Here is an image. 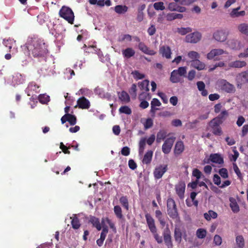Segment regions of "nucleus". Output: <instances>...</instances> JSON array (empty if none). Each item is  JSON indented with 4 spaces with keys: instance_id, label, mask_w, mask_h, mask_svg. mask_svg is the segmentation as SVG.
<instances>
[{
    "instance_id": "51",
    "label": "nucleus",
    "mask_w": 248,
    "mask_h": 248,
    "mask_svg": "<svg viewBox=\"0 0 248 248\" xmlns=\"http://www.w3.org/2000/svg\"><path fill=\"white\" fill-rule=\"evenodd\" d=\"M176 72L180 76V77H186V67H180L177 70Z\"/></svg>"
},
{
    "instance_id": "49",
    "label": "nucleus",
    "mask_w": 248,
    "mask_h": 248,
    "mask_svg": "<svg viewBox=\"0 0 248 248\" xmlns=\"http://www.w3.org/2000/svg\"><path fill=\"white\" fill-rule=\"evenodd\" d=\"M131 41L132 40V36L129 34H124L120 36L118 39V41L120 42L124 41Z\"/></svg>"
},
{
    "instance_id": "33",
    "label": "nucleus",
    "mask_w": 248,
    "mask_h": 248,
    "mask_svg": "<svg viewBox=\"0 0 248 248\" xmlns=\"http://www.w3.org/2000/svg\"><path fill=\"white\" fill-rule=\"evenodd\" d=\"M71 225L72 228L75 230H77L79 229L81 226V224L80 223L79 219L78 217L75 216L73 217H71Z\"/></svg>"
},
{
    "instance_id": "59",
    "label": "nucleus",
    "mask_w": 248,
    "mask_h": 248,
    "mask_svg": "<svg viewBox=\"0 0 248 248\" xmlns=\"http://www.w3.org/2000/svg\"><path fill=\"white\" fill-rule=\"evenodd\" d=\"M213 182L215 184L219 186L221 184V179L220 177L218 176V175L217 174L214 175Z\"/></svg>"
},
{
    "instance_id": "45",
    "label": "nucleus",
    "mask_w": 248,
    "mask_h": 248,
    "mask_svg": "<svg viewBox=\"0 0 248 248\" xmlns=\"http://www.w3.org/2000/svg\"><path fill=\"white\" fill-rule=\"evenodd\" d=\"M119 112L121 113H124L127 115L131 114L132 113L131 109L127 106H124L120 107Z\"/></svg>"
},
{
    "instance_id": "60",
    "label": "nucleus",
    "mask_w": 248,
    "mask_h": 248,
    "mask_svg": "<svg viewBox=\"0 0 248 248\" xmlns=\"http://www.w3.org/2000/svg\"><path fill=\"white\" fill-rule=\"evenodd\" d=\"M177 7L178 4L176 2H170L168 5V9L171 11H176Z\"/></svg>"
},
{
    "instance_id": "13",
    "label": "nucleus",
    "mask_w": 248,
    "mask_h": 248,
    "mask_svg": "<svg viewBox=\"0 0 248 248\" xmlns=\"http://www.w3.org/2000/svg\"><path fill=\"white\" fill-rule=\"evenodd\" d=\"M139 49L144 54L149 55H154L156 52L154 50L150 49L143 42H140L138 45Z\"/></svg>"
},
{
    "instance_id": "37",
    "label": "nucleus",
    "mask_w": 248,
    "mask_h": 248,
    "mask_svg": "<svg viewBox=\"0 0 248 248\" xmlns=\"http://www.w3.org/2000/svg\"><path fill=\"white\" fill-rule=\"evenodd\" d=\"M155 217L158 219L161 225L164 226L166 222L163 218L162 213L159 210H157L155 212Z\"/></svg>"
},
{
    "instance_id": "14",
    "label": "nucleus",
    "mask_w": 248,
    "mask_h": 248,
    "mask_svg": "<svg viewBox=\"0 0 248 248\" xmlns=\"http://www.w3.org/2000/svg\"><path fill=\"white\" fill-rule=\"evenodd\" d=\"M159 53L161 54L162 57H165L166 59H170L171 58V51L170 46H163L159 48Z\"/></svg>"
},
{
    "instance_id": "44",
    "label": "nucleus",
    "mask_w": 248,
    "mask_h": 248,
    "mask_svg": "<svg viewBox=\"0 0 248 248\" xmlns=\"http://www.w3.org/2000/svg\"><path fill=\"white\" fill-rule=\"evenodd\" d=\"M137 85L135 83H133L129 90V93L131 95L132 97L134 99H136L137 97Z\"/></svg>"
},
{
    "instance_id": "3",
    "label": "nucleus",
    "mask_w": 248,
    "mask_h": 248,
    "mask_svg": "<svg viewBox=\"0 0 248 248\" xmlns=\"http://www.w3.org/2000/svg\"><path fill=\"white\" fill-rule=\"evenodd\" d=\"M167 213L169 217L172 219L179 217V214L176 203L172 198H168L167 201Z\"/></svg>"
},
{
    "instance_id": "12",
    "label": "nucleus",
    "mask_w": 248,
    "mask_h": 248,
    "mask_svg": "<svg viewBox=\"0 0 248 248\" xmlns=\"http://www.w3.org/2000/svg\"><path fill=\"white\" fill-rule=\"evenodd\" d=\"M223 54H227L228 53L221 48L213 49L207 54V58L209 60H211L217 56L221 55Z\"/></svg>"
},
{
    "instance_id": "47",
    "label": "nucleus",
    "mask_w": 248,
    "mask_h": 248,
    "mask_svg": "<svg viewBox=\"0 0 248 248\" xmlns=\"http://www.w3.org/2000/svg\"><path fill=\"white\" fill-rule=\"evenodd\" d=\"M174 238L176 241L180 242L182 239V233L179 228H175L174 230Z\"/></svg>"
},
{
    "instance_id": "41",
    "label": "nucleus",
    "mask_w": 248,
    "mask_h": 248,
    "mask_svg": "<svg viewBox=\"0 0 248 248\" xmlns=\"http://www.w3.org/2000/svg\"><path fill=\"white\" fill-rule=\"evenodd\" d=\"M192 30L190 27L186 28H177V32L182 35H186V34L191 32Z\"/></svg>"
},
{
    "instance_id": "55",
    "label": "nucleus",
    "mask_w": 248,
    "mask_h": 248,
    "mask_svg": "<svg viewBox=\"0 0 248 248\" xmlns=\"http://www.w3.org/2000/svg\"><path fill=\"white\" fill-rule=\"evenodd\" d=\"M154 7L156 10H163L165 7L163 2H157L154 4Z\"/></svg>"
},
{
    "instance_id": "52",
    "label": "nucleus",
    "mask_w": 248,
    "mask_h": 248,
    "mask_svg": "<svg viewBox=\"0 0 248 248\" xmlns=\"http://www.w3.org/2000/svg\"><path fill=\"white\" fill-rule=\"evenodd\" d=\"M218 173L223 178L226 179L229 177L228 172L226 168H223L219 169Z\"/></svg>"
},
{
    "instance_id": "36",
    "label": "nucleus",
    "mask_w": 248,
    "mask_h": 248,
    "mask_svg": "<svg viewBox=\"0 0 248 248\" xmlns=\"http://www.w3.org/2000/svg\"><path fill=\"white\" fill-rule=\"evenodd\" d=\"M238 42L236 39H230L227 41V45L228 46L232 49L237 48Z\"/></svg>"
},
{
    "instance_id": "63",
    "label": "nucleus",
    "mask_w": 248,
    "mask_h": 248,
    "mask_svg": "<svg viewBox=\"0 0 248 248\" xmlns=\"http://www.w3.org/2000/svg\"><path fill=\"white\" fill-rule=\"evenodd\" d=\"M155 136L154 134L151 135L150 137L146 140V142L149 145H151L155 141Z\"/></svg>"
},
{
    "instance_id": "31",
    "label": "nucleus",
    "mask_w": 248,
    "mask_h": 248,
    "mask_svg": "<svg viewBox=\"0 0 248 248\" xmlns=\"http://www.w3.org/2000/svg\"><path fill=\"white\" fill-rule=\"evenodd\" d=\"M140 89L141 90L144 91V92L147 93L149 91V81L148 80H144L138 83Z\"/></svg>"
},
{
    "instance_id": "21",
    "label": "nucleus",
    "mask_w": 248,
    "mask_h": 248,
    "mask_svg": "<svg viewBox=\"0 0 248 248\" xmlns=\"http://www.w3.org/2000/svg\"><path fill=\"white\" fill-rule=\"evenodd\" d=\"M219 124L216 122H211V124L213 126V133L216 135L220 136L222 134V130L220 127L218 126Z\"/></svg>"
},
{
    "instance_id": "32",
    "label": "nucleus",
    "mask_w": 248,
    "mask_h": 248,
    "mask_svg": "<svg viewBox=\"0 0 248 248\" xmlns=\"http://www.w3.org/2000/svg\"><path fill=\"white\" fill-rule=\"evenodd\" d=\"M128 10V7L125 5H118L114 7V11L118 14H123Z\"/></svg>"
},
{
    "instance_id": "5",
    "label": "nucleus",
    "mask_w": 248,
    "mask_h": 248,
    "mask_svg": "<svg viewBox=\"0 0 248 248\" xmlns=\"http://www.w3.org/2000/svg\"><path fill=\"white\" fill-rule=\"evenodd\" d=\"M229 31L227 29H219L215 31L213 34V38L216 41L224 43L228 38Z\"/></svg>"
},
{
    "instance_id": "56",
    "label": "nucleus",
    "mask_w": 248,
    "mask_h": 248,
    "mask_svg": "<svg viewBox=\"0 0 248 248\" xmlns=\"http://www.w3.org/2000/svg\"><path fill=\"white\" fill-rule=\"evenodd\" d=\"M225 65V63L223 62H217L215 65H214L213 66H210L208 71L209 72H211L213 70H214L217 67H223Z\"/></svg>"
},
{
    "instance_id": "57",
    "label": "nucleus",
    "mask_w": 248,
    "mask_h": 248,
    "mask_svg": "<svg viewBox=\"0 0 248 248\" xmlns=\"http://www.w3.org/2000/svg\"><path fill=\"white\" fill-rule=\"evenodd\" d=\"M60 148L62 150V151L65 154H70V152L69 151V149H70V147H67L66 146H65L63 142H61L60 145Z\"/></svg>"
},
{
    "instance_id": "43",
    "label": "nucleus",
    "mask_w": 248,
    "mask_h": 248,
    "mask_svg": "<svg viewBox=\"0 0 248 248\" xmlns=\"http://www.w3.org/2000/svg\"><path fill=\"white\" fill-rule=\"evenodd\" d=\"M190 62L192 67L199 70H202V63L201 61L198 59L192 60Z\"/></svg>"
},
{
    "instance_id": "38",
    "label": "nucleus",
    "mask_w": 248,
    "mask_h": 248,
    "mask_svg": "<svg viewBox=\"0 0 248 248\" xmlns=\"http://www.w3.org/2000/svg\"><path fill=\"white\" fill-rule=\"evenodd\" d=\"M230 200L231 202V203H230V207L232 211L234 213H237L238 212H239V207L237 202L232 198H230Z\"/></svg>"
},
{
    "instance_id": "11",
    "label": "nucleus",
    "mask_w": 248,
    "mask_h": 248,
    "mask_svg": "<svg viewBox=\"0 0 248 248\" xmlns=\"http://www.w3.org/2000/svg\"><path fill=\"white\" fill-rule=\"evenodd\" d=\"M78 106L79 108L81 109H88L90 108V102L85 97L79 98L77 101V105L75 107Z\"/></svg>"
},
{
    "instance_id": "53",
    "label": "nucleus",
    "mask_w": 248,
    "mask_h": 248,
    "mask_svg": "<svg viewBox=\"0 0 248 248\" xmlns=\"http://www.w3.org/2000/svg\"><path fill=\"white\" fill-rule=\"evenodd\" d=\"M143 125L145 129L152 127L153 125V120L150 118L147 119L145 123L143 124Z\"/></svg>"
},
{
    "instance_id": "30",
    "label": "nucleus",
    "mask_w": 248,
    "mask_h": 248,
    "mask_svg": "<svg viewBox=\"0 0 248 248\" xmlns=\"http://www.w3.org/2000/svg\"><path fill=\"white\" fill-rule=\"evenodd\" d=\"M180 80V76L176 72V71L173 70L170 74V81L175 83L179 82Z\"/></svg>"
},
{
    "instance_id": "29",
    "label": "nucleus",
    "mask_w": 248,
    "mask_h": 248,
    "mask_svg": "<svg viewBox=\"0 0 248 248\" xmlns=\"http://www.w3.org/2000/svg\"><path fill=\"white\" fill-rule=\"evenodd\" d=\"M228 113L226 110L222 111L220 114L216 118L214 119L212 121L216 122L218 124L222 123L223 121L224 120L226 117L228 116Z\"/></svg>"
},
{
    "instance_id": "23",
    "label": "nucleus",
    "mask_w": 248,
    "mask_h": 248,
    "mask_svg": "<svg viewBox=\"0 0 248 248\" xmlns=\"http://www.w3.org/2000/svg\"><path fill=\"white\" fill-rule=\"evenodd\" d=\"M238 78L242 83H248V70L238 74L237 76Z\"/></svg>"
},
{
    "instance_id": "58",
    "label": "nucleus",
    "mask_w": 248,
    "mask_h": 248,
    "mask_svg": "<svg viewBox=\"0 0 248 248\" xmlns=\"http://www.w3.org/2000/svg\"><path fill=\"white\" fill-rule=\"evenodd\" d=\"M108 232V228L107 226H103V229L100 234V238L105 239L107 234Z\"/></svg>"
},
{
    "instance_id": "6",
    "label": "nucleus",
    "mask_w": 248,
    "mask_h": 248,
    "mask_svg": "<svg viewBox=\"0 0 248 248\" xmlns=\"http://www.w3.org/2000/svg\"><path fill=\"white\" fill-rule=\"evenodd\" d=\"M218 85L222 91L227 93H232L235 92V88L234 85L227 81L226 80L222 79L219 81Z\"/></svg>"
},
{
    "instance_id": "19",
    "label": "nucleus",
    "mask_w": 248,
    "mask_h": 248,
    "mask_svg": "<svg viewBox=\"0 0 248 248\" xmlns=\"http://www.w3.org/2000/svg\"><path fill=\"white\" fill-rule=\"evenodd\" d=\"M153 155V152L151 150H148L144 155L142 163L144 164L148 165L150 164L152 161V157Z\"/></svg>"
},
{
    "instance_id": "42",
    "label": "nucleus",
    "mask_w": 248,
    "mask_h": 248,
    "mask_svg": "<svg viewBox=\"0 0 248 248\" xmlns=\"http://www.w3.org/2000/svg\"><path fill=\"white\" fill-rule=\"evenodd\" d=\"M114 212L117 218L119 219L123 218L122 211L120 206L116 205L114 207Z\"/></svg>"
},
{
    "instance_id": "22",
    "label": "nucleus",
    "mask_w": 248,
    "mask_h": 248,
    "mask_svg": "<svg viewBox=\"0 0 248 248\" xmlns=\"http://www.w3.org/2000/svg\"><path fill=\"white\" fill-rule=\"evenodd\" d=\"M122 52L123 56L127 59L133 57L135 54V50L131 47H128L125 49H124Z\"/></svg>"
},
{
    "instance_id": "10",
    "label": "nucleus",
    "mask_w": 248,
    "mask_h": 248,
    "mask_svg": "<svg viewBox=\"0 0 248 248\" xmlns=\"http://www.w3.org/2000/svg\"><path fill=\"white\" fill-rule=\"evenodd\" d=\"M201 38V34L199 32H195L187 35L185 39L187 43H196L200 41Z\"/></svg>"
},
{
    "instance_id": "62",
    "label": "nucleus",
    "mask_w": 248,
    "mask_h": 248,
    "mask_svg": "<svg viewBox=\"0 0 248 248\" xmlns=\"http://www.w3.org/2000/svg\"><path fill=\"white\" fill-rule=\"evenodd\" d=\"M192 175L194 177H196L197 180L198 181V179L201 177V172L198 169H195L193 170Z\"/></svg>"
},
{
    "instance_id": "39",
    "label": "nucleus",
    "mask_w": 248,
    "mask_h": 248,
    "mask_svg": "<svg viewBox=\"0 0 248 248\" xmlns=\"http://www.w3.org/2000/svg\"><path fill=\"white\" fill-rule=\"evenodd\" d=\"M12 82L16 84H19L22 83V76L20 74L16 73L13 76Z\"/></svg>"
},
{
    "instance_id": "24",
    "label": "nucleus",
    "mask_w": 248,
    "mask_h": 248,
    "mask_svg": "<svg viewBox=\"0 0 248 248\" xmlns=\"http://www.w3.org/2000/svg\"><path fill=\"white\" fill-rule=\"evenodd\" d=\"M151 112L155 113L156 110H158V108H155V107H160L161 105V103L159 100L157 98H153L151 103Z\"/></svg>"
},
{
    "instance_id": "35",
    "label": "nucleus",
    "mask_w": 248,
    "mask_h": 248,
    "mask_svg": "<svg viewBox=\"0 0 248 248\" xmlns=\"http://www.w3.org/2000/svg\"><path fill=\"white\" fill-rule=\"evenodd\" d=\"M238 30L242 33L248 36V24H240L238 26Z\"/></svg>"
},
{
    "instance_id": "25",
    "label": "nucleus",
    "mask_w": 248,
    "mask_h": 248,
    "mask_svg": "<svg viewBox=\"0 0 248 248\" xmlns=\"http://www.w3.org/2000/svg\"><path fill=\"white\" fill-rule=\"evenodd\" d=\"M247 63L244 61H235L229 63V65L230 67L242 68L245 66Z\"/></svg>"
},
{
    "instance_id": "27",
    "label": "nucleus",
    "mask_w": 248,
    "mask_h": 248,
    "mask_svg": "<svg viewBox=\"0 0 248 248\" xmlns=\"http://www.w3.org/2000/svg\"><path fill=\"white\" fill-rule=\"evenodd\" d=\"M39 89V86L36 85L35 83H30L27 88L26 89V92L28 96L32 95V91H35V93H37V90Z\"/></svg>"
},
{
    "instance_id": "26",
    "label": "nucleus",
    "mask_w": 248,
    "mask_h": 248,
    "mask_svg": "<svg viewBox=\"0 0 248 248\" xmlns=\"http://www.w3.org/2000/svg\"><path fill=\"white\" fill-rule=\"evenodd\" d=\"M184 150V143L182 141H177L175 146L174 153L177 155L181 154Z\"/></svg>"
},
{
    "instance_id": "64",
    "label": "nucleus",
    "mask_w": 248,
    "mask_h": 248,
    "mask_svg": "<svg viewBox=\"0 0 248 248\" xmlns=\"http://www.w3.org/2000/svg\"><path fill=\"white\" fill-rule=\"evenodd\" d=\"M195 75V71L194 70H191L190 71H189L187 78L189 80L191 81L194 78Z\"/></svg>"
},
{
    "instance_id": "16",
    "label": "nucleus",
    "mask_w": 248,
    "mask_h": 248,
    "mask_svg": "<svg viewBox=\"0 0 248 248\" xmlns=\"http://www.w3.org/2000/svg\"><path fill=\"white\" fill-rule=\"evenodd\" d=\"M210 161L214 163L219 165L224 164L223 158L219 154H211L209 156Z\"/></svg>"
},
{
    "instance_id": "20",
    "label": "nucleus",
    "mask_w": 248,
    "mask_h": 248,
    "mask_svg": "<svg viewBox=\"0 0 248 248\" xmlns=\"http://www.w3.org/2000/svg\"><path fill=\"white\" fill-rule=\"evenodd\" d=\"M119 99L123 101L125 103H128L130 101V98L127 92H126L124 91H123L121 92H118V93Z\"/></svg>"
},
{
    "instance_id": "54",
    "label": "nucleus",
    "mask_w": 248,
    "mask_h": 248,
    "mask_svg": "<svg viewBox=\"0 0 248 248\" xmlns=\"http://www.w3.org/2000/svg\"><path fill=\"white\" fill-rule=\"evenodd\" d=\"M188 56L190 59H192V60H197L200 58V55L197 52L193 51L188 52Z\"/></svg>"
},
{
    "instance_id": "34",
    "label": "nucleus",
    "mask_w": 248,
    "mask_h": 248,
    "mask_svg": "<svg viewBox=\"0 0 248 248\" xmlns=\"http://www.w3.org/2000/svg\"><path fill=\"white\" fill-rule=\"evenodd\" d=\"M139 153L140 155H142L143 154L144 149L146 146V138H142L139 141Z\"/></svg>"
},
{
    "instance_id": "8",
    "label": "nucleus",
    "mask_w": 248,
    "mask_h": 248,
    "mask_svg": "<svg viewBox=\"0 0 248 248\" xmlns=\"http://www.w3.org/2000/svg\"><path fill=\"white\" fill-rule=\"evenodd\" d=\"M175 139L174 137H170L165 140L162 147V152L164 154H168L170 152Z\"/></svg>"
},
{
    "instance_id": "9",
    "label": "nucleus",
    "mask_w": 248,
    "mask_h": 248,
    "mask_svg": "<svg viewBox=\"0 0 248 248\" xmlns=\"http://www.w3.org/2000/svg\"><path fill=\"white\" fill-rule=\"evenodd\" d=\"M150 98L151 96L149 93H145L144 92H142L141 93H140L139 95V99L140 100L142 101L140 103V107L143 109H145L148 108L149 106V103L147 101L144 100L147 98L150 99Z\"/></svg>"
},
{
    "instance_id": "46",
    "label": "nucleus",
    "mask_w": 248,
    "mask_h": 248,
    "mask_svg": "<svg viewBox=\"0 0 248 248\" xmlns=\"http://www.w3.org/2000/svg\"><path fill=\"white\" fill-rule=\"evenodd\" d=\"M131 74L134 78L136 80L141 79L145 78L144 74L140 73L139 71L137 70L132 71Z\"/></svg>"
},
{
    "instance_id": "40",
    "label": "nucleus",
    "mask_w": 248,
    "mask_h": 248,
    "mask_svg": "<svg viewBox=\"0 0 248 248\" xmlns=\"http://www.w3.org/2000/svg\"><path fill=\"white\" fill-rule=\"evenodd\" d=\"M120 202L122 206L126 210L129 209V203L126 196H122L120 199Z\"/></svg>"
},
{
    "instance_id": "18",
    "label": "nucleus",
    "mask_w": 248,
    "mask_h": 248,
    "mask_svg": "<svg viewBox=\"0 0 248 248\" xmlns=\"http://www.w3.org/2000/svg\"><path fill=\"white\" fill-rule=\"evenodd\" d=\"M89 222L93 225V227H95L98 231L101 230L102 227L99 218L93 216H91Z\"/></svg>"
},
{
    "instance_id": "15",
    "label": "nucleus",
    "mask_w": 248,
    "mask_h": 248,
    "mask_svg": "<svg viewBox=\"0 0 248 248\" xmlns=\"http://www.w3.org/2000/svg\"><path fill=\"white\" fill-rule=\"evenodd\" d=\"M164 237V241L167 246L168 248H172V243L171 241V236L170 230L164 231L163 234Z\"/></svg>"
},
{
    "instance_id": "48",
    "label": "nucleus",
    "mask_w": 248,
    "mask_h": 248,
    "mask_svg": "<svg viewBox=\"0 0 248 248\" xmlns=\"http://www.w3.org/2000/svg\"><path fill=\"white\" fill-rule=\"evenodd\" d=\"M67 120L71 125H74L77 123V118L74 115L68 113Z\"/></svg>"
},
{
    "instance_id": "1",
    "label": "nucleus",
    "mask_w": 248,
    "mask_h": 248,
    "mask_svg": "<svg viewBox=\"0 0 248 248\" xmlns=\"http://www.w3.org/2000/svg\"><path fill=\"white\" fill-rule=\"evenodd\" d=\"M25 46L28 50V56L31 57V55L39 61H46L48 50L43 40L37 36H30Z\"/></svg>"
},
{
    "instance_id": "17",
    "label": "nucleus",
    "mask_w": 248,
    "mask_h": 248,
    "mask_svg": "<svg viewBox=\"0 0 248 248\" xmlns=\"http://www.w3.org/2000/svg\"><path fill=\"white\" fill-rule=\"evenodd\" d=\"M185 187V184L183 182L179 183L175 186L176 193L180 199H183L184 198Z\"/></svg>"
},
{
    "instance_id": "61",
    "label": "nucleus",
    "mask_w": 248,
    "mask_h": 248,
    "mask_svg": "<svg viewBox=\"0 0 248 248\" xmlns=\"http://www.w3.org/2000/svg\"><path fill=\"white\" fill-rule=\"evenodd\" d=\"M158 95L161 98L163 102L167 104L168 102L167 96L163 93L160 92L158 93Z\"/></svg>"
},
{
    "instance_id": "28",
    "label": "nucleus",
    "mask_w": 248,
    "mask_h": 248,
    "mask_svg": "<svg viewBox=\"0 0 248 248\" xmlns=\"http://www.w3.org/2000/svg\"><path fill=\"white\" fill-rule=\"evenodd\" d=\"M167 135V132L165 130H160L157 134L156 141L160 143L162 140H164Z\"/></svg>"
},
{
    "instance_id": "7",
    "label": "nucleus",
    "mask_w": 248,
    "mask_h": 248,
    "mask_svg": "<svg viewBox=\"0 0 248 248\" xmlns=\"http://www.w3.org/2000/svg\"><path fill=\"white\" fill-rule=\"evenodd\" d=\"M168 170L167 165H159L157 166L153 172L155 179H159L162 177L164 173Z\"/></svg>"
},
{
    "instance_id": "4",
    "label": "nucleus",
    "mask_w": 248,
    "mask_h": 248,
    "mask_svg": "<svg viewBox=\"0 0 248 248\" xmlns=\"http://www.w3.org/2000/svg\"><path fill=\"white\" fill-rule=\"evenodd\" d=\"M60 16L66 20L71 24H73L74 20V14L71 8L66 6H62L59 11Z\"/></svg>"
},
{
    "instance_id": "2",
    "label": "nucleus",
    "mask_w": 248,
    "mask_h": 248,
    "mask_svg": "<svg viewBox=\"0 0 248 248\" xmlns=\"http://www.w3.org/2000/svg\"><path fill=\"white\" fill-rule=\"evenodd\" d=\"M145 217L148 228L150 232L153 234L155 239L158 244L162 243V237L159 236L157 233V229L155 225V221L154 219L149 213L146 214L145 215Z\"/></svg>"
},
{
    "instance_id": "50",
    "label": "nucleus",
    "mask_w": 248,
    "mask_h": 248,
    "mask_svg": "<svg viewBox=\"0 0 248 248\" xmlns=\"http://www.w3.org/2000/svg\"><path fill=\"white\" fill-rule=\"evenodd\" d=\"M236 242L238 247H244L245 242L244 238L242 235H238L236 237Z\"/></svg>"
}]
</instances>
